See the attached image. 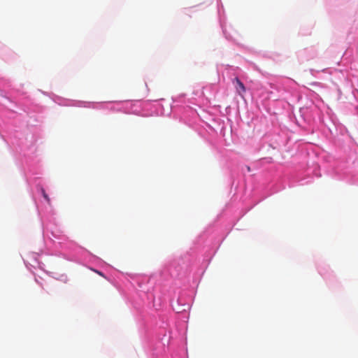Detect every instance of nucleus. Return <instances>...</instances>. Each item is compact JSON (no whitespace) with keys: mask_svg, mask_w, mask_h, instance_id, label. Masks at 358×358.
Returning <instances> with one entry per match:
<instances>
[{"mask_svg":"<svg viewBox=\"0 0 358 358\" xmlns=\"http://www.w3.org/2000/svg\"><path fill=\"white\" fill-rule=\"evenodd\" d=\"M233 85L236 88L237 92L243 97V94L245 91L244 84L238 78H236L233 80Z\"/></svg>","mask_w":358,"mask_h":358,"instance_id":"1","label":"nucleus"},{"mask_svg":"<svg viewBox=\"0 0 358 358\" xmlns=\"http://www.w3.org/2000/svg\"><path fill=\"white\" fill-rule=\"evenodd\" d=\"M41 191H42V194H43V197L49 202L50 199H49L48 194H46L45 191L43 189H42Z\"/></svg>","mask_w":358,"mask_h":358,"instance_id":"2","label":"nucleus"}]
</instances>
